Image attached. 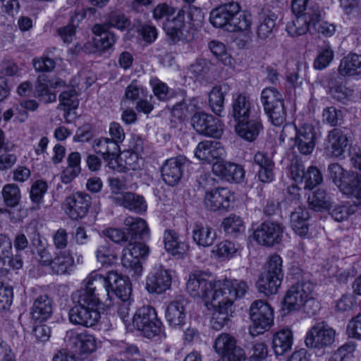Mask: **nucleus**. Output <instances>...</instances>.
<instances>
[{"instance_id": "nucleus-1", "label": "nucleus", "mask_w": 361, "mask_h": 361, "mask_svg": "<svg viewBox=\"0 0 361 361\" xmlns=\"http://www.w3.org/2000/svg\"><path fill=\"white\" fill-rule=\"evenodd\" d=\"M209 21L214 27L230 32L247 30L252 23L251 16L242 11L237 2H229L214 8Z\"/></svg>"}, {"instance_id": "nucleus-2", "label": "nucleus", "mask_w": 361, "mask_h": 361, "mask_svg": "<svg viewBox=\"0 0 361 361\" xmlns=\"http://www.w3.org/2000/svg\"><path fill=\"white\" fill-rule=\"evenodd\" d=\"M72 299L75 305L69 310L70 322L73 324L85 327L96 325L101 317L98 310L100 300H97L94 297L88 298L85 292L73 293Z\"/></svg>"}, {"instance_id": "nucleus-3", "label": "nucleus", "mask_w": 361, "mask_h": 361, "mask_svg": "<svg viewBox=\"0 0 361 361\" xmlns=\"http://www.w3.org/2000/svg\"><path fill=\"white\" fill-rule=\"evenodd\" d=\"M282 259L278 255H271L267 262V270L257 282V288L265 295L276 294L283 279Z\"/></svg>"}, {"instance_id": "nucleus-4", "label": "nucleus", "mask_w": 361, "mask_h": 361, "mask_svg": "<svg viewBox=\"0 0 361 361\" xmlns=\"http://www.w3.org/2000/svg\"><path fill=\"white\" fill-rule=\"evenodd\" d=\"M186 289L192 297L201 298L207 308L209 305H218L221 302L217 295L216 282L212 283L202 275H190Z\"/></svg>"}, {"instance_id": "nucleus-5", "label": "nucleus", "mask_w": 361, "mask_h": 361, "mask_svg": "<svg viewBox=\"0 0 361 361\" xmlns=\"http://www.w3.org/2000/svg\"><path fill=\"white\" fill-rule=\"evenodd\" d=\"M133 324L137 330L149 338L159 335L163 328L156 310L149 305H144L137 310L133 316Z\"/></svg>"}, {"instance_id": "nucleus-6", "label": "nucleus", "mask_w": 361, "mask_h": 361, "mask_svg": "<svg viewBox=\"0 0 361 361\" xmlns=\"http://www.w3.org/2000/svg\"><path fill=\"white\" fill-rule=\"evenodd\" d=\"M330 177L345 195L353 197L361 195V177L357 173L348 172L338 164L329 166Z\"/></svg>"}, {"instance_id": "nucleus-7", "label": "nucleus", "mask_w": 361, "mask_h": 361, "mask_svg": "<svg viewBox=\"0 0 361 361\" xmlns=\"http://www.w3.org/2000/svg\"><path fill=\"white\" fill-rule=\"evenodd\" d=\"M250 317L252 324L249 331L252 336H256L268 331L274 323V311L266 302L258 300L250 307Z\"/></svg>"}, {"instance_id": "nucleus-8", "label": "nucleus", "mask_w": 361, "mask_h": 361, "mask_svg": "<svg viewBox=\"0 0 361 361\" xmlns=\"http://www.w3.org/2000/svg\"><path fill=\"white\" fill-rule=\"evenodd\" d=\"M128 247L123 251L121 263L128 270L133 277H138L142 272L140 258L145 257L149 248L140 240L128 242Z\"/></svg>"}, {"instance_id": "nucleus-9", "label": "nucleus", "mask_w": 361, "mask_h": 361, "mask_svg": "<svg viewBox=\"0 0 361 361\" xmlns=\"http://www.w3.org/2000/svg\"><path fill=\"white\" fill-rule=\"evenodd\" d=\"M219 301L233 306L234 300L241 298L248 292L250 286L243 280L226 279L216 282Z\"/></svg>"}, {"instance_id": "nucleus-10", "label": "nucleus", "mask_w": 361, "mask_h": 361, "mask_svg": "<svg viewBox=\"0 0 361 361\" xmlns=\"http://www.w3.org/2000/svg\"><path fill=\"white\" fill-rule=\"evenodd\" d=\"M214 348L221 356L218 361H245V353L236 345L235 339L228 334H221L215 340Z\"/></svg>"}, {"instance_id": "nucleus-11", "label": "nucleus", "mask_w": 361, "mask_h": 361, "mask_svg": "<svg viewBox=\"0 0 361 361\" xmlns=\"http://www.w3.org/2000/svg\"><path fill=\"white\" fill-rule=\"evenodd\" d=\"M95 35L92 42L85 44L83 49L86 53L105 52L112 48L116 41V36L106 28V25L97 23L92 27Z\"/></svg>"}, {"instance_id": "nucleus-12", "label": "nucleus", "mask_w": 361, "mask_h": 361, "mask_svg": "<svg viewBox=\"0 0 361 361\" xmlns=\"http://www.w3.org/2000/svg\"><path fill=\"white\" fill-rule=\"evenodd\" d=\"M336 331L326 322L317 323L307 331L305 345L308 348H322L330 346L335 341Z\"/></svg>"}, {"instance_id": "nucleus-13", "label": "nucleus", "mask_w": 361, "mask_h": 361, "mask_svg": "<svg viewBox=\"0 0 361 361\" xmlns=\"http://www.w3.org/2000/svg\"><path fill=\"white\" fill-rule=\"evenodd\" d=\"M90 205V196L82 192H78L67 197L63 204L66 214L72 220H78L85 217Z\"/></svg>"}, {"instance_id": "nucleus-14", "label": "nucleus", "mask_w": 361, "mask_h": 361, "mask_svg": "<svg viewBox=\"0 0 361 361\" xmlns=\"http://www.w3.org/2000/svg\"><path fill=\"white\" fill-rule=\"evenodd\" d=\"M312 289V284L309 281H301L293 285L284 297V308L288 312L300 310L306 298L311 295Z\"/></svg>"}, {"instance_id": "nucleus-15", "label": "nucleus", "mask_w": 361, "mask_h": 361, "mask_svg": "<svg viewBox=\"0 0 361 361\" xmlns=\"http://www.w3.org/2000/svg\"><path fill=\"white\" fill-rule=\"evenodd\" d=\"M283 233V228L281 224L267 221L254 231L253 238L258 244L271 247L281 241Z\"/></svg>"}, {"instance_id": "nucleus-16", "label": "nucleus", "mask_w": 361, "mask_h": 361, "mask_svg": "<svg viewBox=\"0 0 361 361\" xmlns=\"http://www.w3.org/2000/svg\"><path fill=\"white\" fill-rule=\"evenodd\" d=\"M82 284L84 287L74 293L85 292L88 298L94 297L97 300H100L102 295L109 296V273L104 276L97 272H92L83 281Z\"/></svg>"}, {"instance_id": "nucleus-17", "label": "nucleus", "mask_w": 361, "mask_h": 361, "mask_svg": "<svg viewBox=\"0 0 361 361\" xmlns=\"http://www.w3.org/2000/svg\"><path fill=\"white\" fill-rule=\"evenodd\" d=\"M191 123L196 132L214 138H220L223 129L219 122L210 114L197 112L191 118Z\"/></svg>"}, {"instance_id": "nucleus-18", "label": "nucleus", "mask_w": 361, "mask_h": 361, "mask_svg": "<svg viewBox=\"0 0 361 361\" xmlns=\"http://www.w3.org/2000/svg\"><path fill=\"white\" fill-rule=\"evenodd\" d=\"M296 135L294 145L298 152L304 155L310 154L314 149L317 132L313 125L304 123L299 128L295 127Z\"/></svg>"}, {"instance_id": "nucleus-19", "label": "nucleus", "mask_w": 361, "mask_h": 361, "mask_svg": "<svg viewBox=\"0 0 361 361\" xmlns=\"http://www.w3.org/2000/svg\"><path fill=\"white\" fill-rule=\"evenodd\" d=\"M348 144L344 132L337 128L329 130L324 142V149L327 156L338 157L343 155Z\"/></svg>"}, {"instance_id": "nucleus-20", "label": "nucleus", "mask_w": 361, "mask_h": 361, "mask_svg": "<svg viewBox=\"0 0 361 361\" xmlns=\"http://www.w3.org/2000/svg\"><path fill=\"white\" fill-rule=\"evenodd\" d=\"M186 162L187 159L182 156L167 159L161 167L163 180L169 185H176L183 176Z\"/></svg>"}, {"instance_id": "nucleus-21", "label": "nucleus", "mask_w": 361, "mask_h": 361, "mask_svg": "<svg viewBox=\"0 0 361 361\" xmlns=\"http://www.w3.org/2000/svg\"><path fill=\"white\" fill-rule=\"evenodd\" d=\"M318 16L319 9L310 8L288 23L286 25V31L293 37L304 35L312 28V20H316Z\"/></svg>"}, {"instance_id": "nucleus-22", "label": "nucleus", "mask_w": 361, "mask_h": 361, "mask_svg": "<svg viewBox=\"0 0 361 361\" xmlns=\"http://www.w3.org/2000/svg\"><path fill=\"white\" fill-rule=\"evenodd\" d=\"M65 339L75 346L81 359H85L97 349L96 339L90 334L69 331H67Z\"/></svg>"}, {"instance_id": "nucleus-23", "label": "nucleus", "mask_w": 361, "mask_h": 361, "mask_svg": "<svg viewBox=\"0 0 361 361\" xmlns=\"http://www.w3.org/2000/svg\"><path fill=\"white\" fill-rule=\"evenodd\" d=\"M231 192L225 188L207 192L204 198L205 207L211 211L227 210L230 207Z\"/></svg>"}, {"instance_id": "nucleus-24", "label": "nucleus", "mask_w": 361, "mask_h": 361, "mask_svg": "<svg viewBox=\"0 0 361 361\" xmlns=\"http://www.w3.org/2000/svg\"><path fill=\"white\" fill-rule=\"evenodd\" d=\"M224 150L221 143L216 141L204 140L200 142L195 152V156L198 159L207 163H210L214 159L221 158Z\"/></svg>"}, {"instance_id": "nucleus-25", "label": "nucleus", "mask_w": 361, "mask_h": 361, "mask_svg": "<svg viewBox=\"0 0 361 361\" xmlns=\"http://www.w3.org/2000/svg\"><path fill=\"white\" fill-rule=\"evenodd\" d=\"M111 197L116 204L136 213L145 212L147 207L144 197L134 192H126Z\"/></svg>"}, {"instance_id": "nucleus-26", "label": "nucleus", "mask_w": 361, "mask_h": 361, "mask_svg": "<svg viewBox=\"0 0 361 361\" xmlns=\"http://www.w3.org/2000/svg\"><path fill=\"white\" fill-rule=\"evenodd\" d=\"M109 292L111 291L121 301L131 300V285L128 279L115 271L109 272Z\"/></svg>"}, {"instance_id": "nucleus-27", "label": "nucleus", "mask_w": 361, "mask_h": 361, "mask_svg": "<svg viewBox=\"0 0 361 361\" xmlns=\"http://www.w3.org/2000/svg\"><path fill=\"white\" fill-rule=\"evenodd\" d=\"M171 277L166 270H157L149 274L146 281V289L150 293L160 294L169 289Z\"/></svg>"}, {"instance_id": "nucleus-28", "label": "nucleus", "mask_w": 361, "mask_h": 361, "mask_svg": "<svg viewBox=\"0 0 361 361\" xmlns=\"http://www.w3.org/2000/svg\"><path fill=\"white\" fill-rule=\"evenodd\" d=\"M212 171L214 174L228 181H240L245 174L241 166L231 162L217 161L214 164Z\"/></svg>"}, {"instance_id": "nucleus-29", "label": "nucleus", "mask_w": 361, "mask_h": 361, "mask_svg": "<svg viewBox=\"0 0 361 361\" xmlns=\"http://www.w3.org/2000/svg\"><path fill=\"white\" fill-rule=\"evenodd\" d=\"M252 103L245 93H238L233 97L232 116L235 121H245L250 118Z\"/></svg>"}, {"instance_id": "nucleus-30", "label": "nucleus", "mask_w": 361, "mask_h": 361, "mask_svg": "<svg viewBox=\"0 0 361 361\" xmlns=\"http://www.w3.org/2000/svg\"><path fill=\"white\" fill-rule=\"evenodd\" d=\"M235 130L237 135L247 142H253L257 139L263 128L259 119H251L236 121Z\"/></svg>"}, {"instance_id": "nucleus-31", "label": "nucleus", "mask_w": 361, "mask_h": 361, "mask_svg": "<svg viewBox=\"0 0 361 361\" xmlns=\"http://www.w3.org/2000/svg\"><path fill=\"white\" fill-rule=\"evenodd\" d=\"M53 312V302L47 295L38 296L34 301L31 308L32 318L42 322L48 319Z\"/></svg>"}, {"instance_id": "nucleus-32", "label": "nucleus", "mask_w": 361, "mask_h": 361, "mask_svg": "<svg viewBox=\"0 0 361 361\" xmlns=\"http://www.w3.org/2000/svg\"><path fill=\"white\" fill-rule=\"evenodd\" d=\"M216 238V233L211 226L197 222L193 225L192 239L198 246L208 247L214 244Z\"/></svg>"}, {"instance_id": "nucleus-33", "label": "nucleus", "mask_w": 361, "mask_h": 361, "mask_svg": "<svg viewBox=\"0 0 361 361\" xmlns=\"http://www.w3.org/2000/svg\"><path fill=\"white\" fill-rule=\"evenodd\" d=\"M124 224L128 227L127 235L129 236V242L144 240L148 237L149 228L146 221L142 219L128 216Z\"/></svg>"}, {"instance_id": "nucleus-34", "label": "nucleus", "mask_w": 361, "mask_h": 361, "mask_svg": "<svg viewBox=\"0 0 361 361\" xmlns=\"http://www.w3.org/2000/svg\"><path fill=\"white\" fill-rule=\"evenodd\" d=\"M254 162L259 168L258 178L261 182L269 183L274 179V163L267 152H257L254 156Z\"/></svg>"}, {"instance_id": "nucleus-35", "label": "nucleus", "mask_w": 361, "mask_h": 361, "mask_svg": "<svg viewBox=\"0 0 361 361\" xmlns=\"http://www.w3.org/2000/svg\"><path fill=\"white\" fill-rule=\"evenodd\" d=\"M92 147L95 153L101 154L104 160L114 159L119 152L118 143L110 138L95 139Z\"/></svg>"}, {"instance_id": "nucleus-36", "label": "nucleus", "mask_w": 361, "mask_h": 361, "mask_svg": "<svg viewBox=\"0 0 361 361\" xmlns=\"http://www.w3.org/2000/svg\"><path fill=\"white\" fill-rule=\"evenodd\" d=\"M164 247L166 250L173 256L182 257L188 250V245L180 240L177 233L167 230L164 233Z\"/></svg>"}, {"instance_id": "nucleus-37", "label": "nucleus", "mask_w": 361, "mask_h": 361, "mask_svg": "<svg viewBox=\"0 0 361 361\" xmlns=\"http://www.w3.org/2000/svg\"><path fill=\"white\" fill-rule=\"evenodd\" d=\"M293 344L292 331L288 329H282L273 336L272 348L276 355H283L290 351Z\"/></svg>"}, {"instance_id": "nucleus-38", "label": "nucleus", "mask_w": 361, "mask_h": 361, "mask_svg": "<svg viewBox=\"0 0 361 361\" xmlns=\"http://www.w3.org/2000/svg\"><path fill=\"white\" fill-rule=\"evenodd\" d=\"M309 217L307 210L300 206L291 212L290 226L298 235L305 236L307 234L309 231L307 223Z\"/></svg>"}, {"instance_id": "nucleus-39", "label": "nucleus", "mask_w": 361, "mask_h": 361, "mask_svg": "<svg viewBox=\"0 0 361 361\" xmlns=\"http://www.w3.org/2000/svg\"><path fill=\"white\" fill-rule=\"evenodd\" d=\"M230 87L227 84L214 86L209 94V104L212 111L218 116L224 110V97L229 92Z\"/></svg>"}, {"instance_id": "nucleus-40", "label": "nucleus", "mask_w": 361, "mask_h": 361, "mask_svg": "<svg viewBox=\"0 0 361 361\" xmlns=\"http://www.w3.org/2000/svg\"><path fill=\"white\" fill-rule=\"evenodd\" d=\"M357 200L353 204H338L331 207L329 214L332 218L338 222L346 220L350 215H352L359 211H361V195L355 197Z\"/></svg>"}, {"instance_id": "nucleus-41", "label": "nucleus", "mask_w": 361, "mask_h": 361, "mask_svg": "<svg viewBox=\"0 0 361 361\" xmlns=\"http://www.w3.org/2000/svg\"><path fill=\"white\" fill-rule=\"evenodd\" d=\"M74 264V259L69 250L60 251L53 259L51 264V271L54 274H68Z\"/></svg>"}, {"instance_id": "nucleus-42", "label": "nucleus", "mask_w": 361, "mask_h": 361, "mask_svg": "<svg viewBox=\"0 0 361 361\" xmlns=\"http://www.w3.org/2000/svg\"><path fill=\"white\" fill-rule=\"evenodd\" d=\"M214 309L211 325L215 330L221 329L229 321V317L232 314V306H228L224 302H220L218 305H209V308Z\"/></svg>"}, {"instance_id": "nucleus-43", "label": "nucleus", "mask_w": 361, "mask_h": 361, "mask_svg": "<svg viewBox=\"0 0 361 361\" xmlns=\"http://www.w3.org/2000/svg\"><path fill=\"white\" fill-rule=\"evenodd\" d=\"M166 319L171 326H179L184 324L185 313L183 301L171 302L166 310Z\"/></svg>"}, {"instance_id": "nucleus-44", "label": "nucleus", "mask_w": 361, "mask_h": 361, "mask_svg": "<svg viewBox=\"0 0 361 361\" xmlns=\"http://www.w3.org/2000/svg\"><path fill=\"white\" fill-rule=\"evenodd\" d=\"M338 71L342 75H355L361 73V55L350 54L341 61Z\"/></svg>"}, {"instance_id": "nucleus-45", "label": "nucleus", "mask_w": 361, "mask_h": 361, "mask_svg": "<svg viewBox=\"0 0 361 361\" xmlns=\"http://www.w3.org/2000/svg\"><path fill=\"white\" fill-rule=\"evenodd\" d=\"M214 69V64L205 59H197L188 69V73L191 78L201 80L209 78V73Z\"/></svg>"}, {"instance_id": "nucleus-46", "label": "nucleus", "mask_w": 361, "mask_h": 361, "mask_svg": "<svg viewBox=\"0 0 361 361\" xmlns=\"http://www.w3.org/2000/svg\"><path fill=\"white\" fill-rule=\"evenodd\" d=\"M224 232L233 237L237 236L245 231L244 223L240 216L231 214L223 219L221 224Z\"/></svg>"}, {"instance_id": "nucleus-47", "label": "nucleus", "mask_w": 361, "mask_h": 361, "mask_svg": "<svg viewBox=\"0 0 361 361\" xmlns=\"http://www.w3.org/2000/svg\"><path fill=\"white\" fill-rule=\"evenodd\" d=\"M198 102L195 98L183 99L174 104L171 109L173 116L183 119L194 113L197 109Z\"/></svg>"}, {"instance_id": "nucleus-48", "label": "nucleus", "mask_w": 361, "mask_h": 361, "mask_svg": "<svg viewBox=\"0 0 361 361\" xmlns=\"http://www.w3.org/2000/svg\"><path fill=\"white\" fill-rule=\"evenodd\" d=\"M105 22L100 23L106 25V28L114 27L120 30L128 29L130 25V20L121 12L112 11L105 16Z\"/></svg>"}, {"instance_id": "nucleus-49", "label": "nucleus", "mask_w": 361, "mask_h": 361, "mask_svg": "<svg viewBox=\"0 0 361 361\" xmlns=\"http://www.w3.org/2000/svg\"><path fill=\"white\" fill-rule=\"evenodd\" d=\"M5 204L9 207H15L20 203L21 199L19 187L14 183L6 184L1 192Z\"/></svg>"}, {"instance_id": "nucleus-50", "label": "nucleus", "mask_w": 361, "mask_h": 361, "mask_svg": "<svg viewBox=\"0 0 361 361\" xmlns=\"http://www.w3.org/2000/svg\"><path fill=\"white\" fill-rule=\"evenodd\" d=\"M47 190V184L45 181L37 180L33 183L30 192V197L32 202V206L30 207L31 210H37L39 209L43 196Z\"/></svg>"}, {"instance_id": "nucleus-51", "label": "nucleus", "mask_w": 361, "mask_h": 361, "mask_svg": "<svg viewBox=\"0 0 361 361\" xmlns=\"http://www.w3.org/2000/svg\"><path fill=\"white\" fill-rule=\"evenodd\" d=\"M309 206L315 211H322L329 208L330 205V197L326 191L318 189L308 197Z\"/></svg>"}, {"instance_id": "nucleus-52", "label": "nucleus", "mask_w": 361, "mask_h": 361, "mask_svg": "<svg viewBox=\"0 0 361 361\" xmlns=\"http://www.w3.org/2000/svg\"><path fill=\"white\" fill-rule=\"evenodd\" d=\"M46 82V76L42 75L38 76L35 90V97L39 98L45 103H51L56 101V97L54 93H51Z\"/></svg>"}, {"instance_id": "nucleus-53", "label": "nucleus", "mask_w": 361, "mask_h": 361, "mask_svg": "<svg viewBox=\"0 0 361 361\" xmlns=\"http://www.w3.org/2000/svg\"><path fill=\"white\" fill-rule=\"evenodd\" d=\"M273 125L280 126L284 123L286 119V110L284 102L277 105H272L269 108L264 109Z\"/></svg>"}, {"instance_id": "nucleus-54", "label": "nucleus", "mask_w": 361, "mask_h": 361, "mask_svg": "<svg viewBox=\"0 0 361 361\" xmlns=\"http://www.w3.org/2000/svg\"><path fill=\"white\" fill-rule=\"evenodd\" d=\"M334 58V51L329 44L321 46L318 49V55L314 60V67L322 70L327 67Z\"/></svg>"}, {"instance_id": "nucleus-55", "label": "nucleus", "mask_w": 361, "mask_h": 361, "mask_svg": "<svg viewBox=\"0 0 361 361\" xmlns=\"http://www.w3.org/2000/svg\"><path fill=\"white\" fill-rule=\"evenodd\" d=\"M261 102L264 109L269 108L276 104H279L284 102L282 94L274 87H267L261 93Z\"/></svg>"}, {"instance_id": "nucleus-56", "label": "nucleus", "mask_w": 361, "mask_h": 361, "mask_svg": "<svg viewBox=\"0 0 361 361\" xmlns=\"http://www.w3.org/2000/svg\"><path fill=\"white\" fill-rule=\"evenodd\" d=\"M276 25L274 16L264 17L258 25L257 34L259 38L265 39L271 36Z\"/></svg>"}, {"instance_id": "nucleus-57", "label": "nucleus", "mask_w": 361, "mask_h": 361, "mask_svg": "<svg viewBox=\"0 0 361 361\" xmlns=\"http://www.w3.org/2000/svg\"><path fill=\"white\" fill-rule=\"evenodd\" d=\"M60 106L65 107V111L75 109L79 105L78 94L75 90L63 92L59 96Z\"/></svg>"}, {"instance_id": "nucleus-58", "label": "nucleus", "mask_w": 361, "mask_h": 361, "mask_svg": "<svg viewBox=\"0 0 361 361\" xmlns=\"http://www.w3.org/2000/svg\"><path fill=\"white\" fill-rule=\"evenodd\" d=\"M304 178L305 188L313 189L322 182L323 177L319 170L315 166H310L306 171Z\"/></svg>"}, {"instance_id": "nucleus-59", "label": "nucleus", "mask_w": 361, "mask_h": 361, "mask_svg": "<svg viewBox=\"0 0 361 361\" xmlns=\"http://www.w3.org/2000/svg\"><path fill=\"white\" fill-rule=\"evenodd\" d=\"M330 94L337 101L345 103L352 98L353 90L347 88L344 85H335L331 87Z\"/></svg>"}, {"instance_id": "nucleus-60", "label": "nucleus", "mask_w": 361, "mask_h": 361, "mask_svg": "<svg viewBox=\"0 0 361 361\" xmlns=\"http://www.w3.org/2000/svg\"><path fill=\"white\" fill-rule=\"evenodd\" d=\"M238 250V245L229 240H224L219 243L216 250H213L216 255L222 257H231Z\"/></svg>"}, {"instance_id": "nucleus-61", "label": "nucleus", "mask_w": 361, "mask_h": 361, "mask_svg": "<svg viewBox=\"0 0 361 361\" xmlns=\"http://www.w3.org/2000/svg\"><path fill=\"white\" fill-rule=\"evenodd\" d=\"M341 117V111L334 106L325 108L322 113L323 121L331 126H338Z\"/></svg>"}, {"instance_id": "nucleus-62", "label": "nucleus", "mask_w": 361, "mask_h": 361, "mask_svg": "<svg viewBox=\"0 0 361 361\" xmlns=\"http://www.w3.org/2000/svg\"><path fill=\"white\" fill-rule=\"evenodd\" d=\"M13 301V289L0 282V310H8Z\"/></svg>"}, {"instance_id": "nucleus-63", "label": "nucleus", "mask_w": 361, "mask_h": 361, "mask_svg": "<svg viewBox=\"0 0 361 361\" xmlns=\"http://www.w3.org/2000/svg\"><path fill=\"white\" fill-rule=\"evenodd\" d=\"M320 12L319 11V16L316 20H312V28L319 34H322L325 37L331 36L335 32V26L333 24L327 22H322L320 20Z\"/></svg>"}, {"instance_id": "nucleus-64", "label": "nucleus", "mask_w": 361, "mask_h": 361, "mask_svg": "<svg viewBox=\"0 0 361 361\" xmlns=\"http://www.w3.org/2000/svg\"><path fill=\"white\" fill-rule=\"evenodd\" d=\"M97 260L103 265H110L116 259V256L111 253V251L107 244L100 245L96 252Z\"/></svg>"}]
</instances>
